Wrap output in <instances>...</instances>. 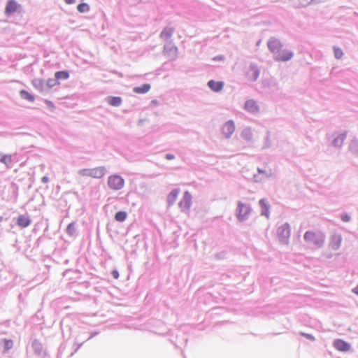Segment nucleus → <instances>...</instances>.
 <instances>
[{
    "instance_id": "1",
    "label": "nucleus",
    "mask_w": 358,
    "mask_h": 358,
    "mask_svg": "<svg viewBox=\"0 0 358 358\" xmlns=\"http://www.w3.org/2000/svg\"><path fill=\"white\" fill-rule=\"evenodd\" d=\"M326 236L324 233L320 231L308 230L303 235L305 242L313 246L315 248L319 249L324 246Z\"/></svg>"
},
{
    "instance_id": "2",
    "label": "nucleus",
    "mask_w": 358,
    "mask_h": 358,
    "mask_svg": "<svg viewBox=\"0 0 358 358\" xmlns=\"http://www.w3.org/2000/svg\"><path fill=\"white\" fill-rule=\"evenodd\" d=\"M107 170L105 166H98L93 169H83L78 171L81 176L91 177L100 179L104 176Z\"/></svg>"
},
{
    "instance_id": "3",
    "label": "nucleus",
    "mask_w": 358,
    "mask_h": 358,
    "mask_svg": "<svg viewBox=\"0 0 358 358\" xmlns=\"http://www.w3.org/2000/svg\"><path fill=\"white\" fill-rule=\"evenodd\" d=\"M251 212L252 208L250 204L238 202L236 215L238 221L244 222L248 220Z\"/></svg>"
},
{
    "instance_id": "4",
    "label": "nucleus",
    "mask_w": 358,
    "mask_h": 358,
    "mask_svg": "<svg viewBox=\"0 0 358 358\" xmlns=\"http://www.w3.org/2000/svg\"><path fill=\"white\" fill-rule=\"evenodd\" d=\"M277 234L280 243L287 244L291 234V229L289 223L285 222L277 229Z\"/></svg>"
},
{
    "instance_id": "5",
    "label": "nucleus",
    "mask_w": 358,
    "mask_h": 358,
    "mask_svg": "<svg viewBox=\"0 0 358 358\" xmlns=\"http://www.w3.org/2000/svg\"><path fill=\"white\" fill-rule=\"evenodd\" d=\"M33 350L36 358H45L46 356V351L43 348V345L37 339H33L31 342L30 346L27 348V353L29 350Z\"/></svg>"
},
{
    "instance_id": "6",
    "label": "nucleus",
    "mask_w": 358,
    "mask_h": 358,
    "mask_svg": "<svg viewBox=\"0 0 358 358\" xmlns=\"http://www.w3.org/2000/svg\"><path fill=\"white\" fill-rule=\"evenodd\" d=\"M124 185V179L118 175H113L108 177V185L111 189L120 190Z\"/></svg>"
},
{
    "instance_id": "7",
    "label": "nucleus",
    "mask_w": 358,
    "mask_h": 358,
    "mask_svg": "<svg viewBox=\"0 0 358 358\" xmlns=\"http://www.w3.org/2000/svg\"><path fill=\"white\" fill-rule=\"evenodd\" d=\"M164 54L171 61H174L178 57V48L174 43L170 41L167 42L164 46Z\"/></svg>"
},
{
    "instance_id": "8",
    "label": "nucleus",
    "mask_w": 358,
    "mask_h": 358,
    "mask_svg": "<svg viewBox=\"0 0 358 358\" xmlns=\"http://www.w3.org/2000/svg\"><path fill=\"white\" fill-rule=\"evenodd\" d=\"M192 194L189 191H185L183 194L182 199L179 202V207L182 213H188L192 206Z\"/></svg>"
},
{
    "instance_id": "9",
    "label": "nucleus",
    "mask_w": 358,
    "mask_h": 358,
    "mask_svg": "<svg viewBox=\"0 0 358 358\" xmlns=\"http://www.w3.org/2000/svg\"><path fill=\"white\" fill-rule=\"evenodd\" d=\"M268 50L275 56L281 50L282 44L280 41L275 37H271L267 42Z\"/></svg>"
},
{
    "instance_id": "10",
    "label": "nucleus",
    "mask_w": 358,
    "mask_h": 358,
    "mask_svg": "<svg viewBox=\"0 0 358 358\" xmlns=\"http://www.w3.org/2000/svg\"><path fill=\"white\" fill-rule=\"evenodd\" d=\"M260 74V69L258 66L255 63H251L249 66V69L246 73V76L248 80L256 81Z\"/></svg>"
},
{
    "instance_id": "11",
    "label": "nucleus",
    "mask_w": 358,
    "mask_h": 358,
    "mask_svg": "<svg viewBox=\"0 0 358 358\" xmlns=\"http://www.w3.org/2000/svg\"><path fill=\"white\" fill-rule=\"evenodd\" d=\"M262 85L264 88L268 89L271 92H275L279 90L278 83L273 78H266L262 80Z\"/></svg>"
},
{
    "instance_id": "12",
    "label": "nucleus",
    "mask_w": 358,
    "mask_h": 358,
    "mask_svg": "<svg viewBox=\"0 0 358 358\" xmlns=\"http://www.w3.org/2000/svg\"><path fill=\"white\" fill-rule=\"evenodd\" d=\"M294 57V52L289 50H280V51L274 56V59L277 62H287Z\"/></svg>"
},
{
    "instance_id": "13",
    "label": "nucleus",
    "mask_w": 358,
    "mask_h": 358,
    "mask_svg": "<svg viewBox=\"0 0 358 358\" xmlns=\"http://www.w3.org/2000/svg\"><path fill=\"white\" fill-rule=\"evenodd\" d=\"M235 131V124L233 120L224 123L222 128V133L226 138H229Z\"/></svg>"
},
{
    "instance_id": "14",
    "label": "nucleus",
    "mask_w": 358,
    "mask_h": 358,
    "mask_svg": "<svg viewBox=\"0 0 358 358\" xmlns=\"http://www.w3.org/2000/svg\"><path fill=\"white\" fill-rule=\"evenodd\" d=\"M244 108L247 112L251 114H256L259 111V106L254 99L247 100L245 102Z\"/></svg>"
},
{
    "instance_id": "15",
    "label": "nucleus",
    "mask_w": 358,
    "mask_h": 358,
    "mask_svg": "<svg viewBox=\"0 0 358 358\" xmlns=\"http://www.w3.org/2000/svg\"><path fill=\"white\" fill-rule=\"evenodd\" d=\"M333 345L337 350L343 352L349 351L351 348V345L349 343L342 339L334 340Z\"/></svg>"
},
{
    "instance_id": "16",
    "label": "nucleus",
    "mask_w": 358,
    "mask_h": 358,
    "mask_svg": "<svg viewBox=\"0 0 358 358\" xmlns=\"http://www.w3.org/2000/svg\"><path fill=\"white\" fill-rule=\"evenodd\" d=\"M86 334L87 333L83 331L76 338L74 345H76V347L74 350V352L71 354V356H72L74 352H76L78 350V349L83 345L85 341H87L92 337V336L87 337Z\"/></svg>"
},
{
    "instance_id": "17",
    "label": "nucleus",
    "mask_w": 358,
    "mask_h": 358,
    "mask_svg": "<svg viewBox=\"0 0 358 358\" xmlns=\"http://www.w3.org/2000/svg\"><path fill=\"white\" fill-rule=\"evenodd\" d=\"M342 241V237L340 234H334L330 238L329 247L333 250H337L339 249Z\"/></svg>"
},
{
    "instance_id": "18",
    "label": "nucleus",
    "mask_w": 358,
    "mask_h": 358,
    "mask_svg": "<svg viewBox=\"0 0 358 358\" xmlns=\"http://www.w3.org/2000/svg\"><path fill=\"white\" fill-rule=\"evenodd\" d=\"M34 87L43 95H46L45 80L42 78H34L32 80Z\"/></svg>"
},
{
    "instance_id": "19",
    "label": "nucleus",
    "mask_w": 358,
    "mask_h": 358,
    "mask_svg": "<svg viewBox=\"0 0 358 358\" xmlns=\"http://www.w3.org/2000/svg\"><path fill=\"white\" fill-rule=\"evenodd\" d=\"M259 205L261 208V215L265 216L266 218L269 217L270 215V204L266 199H261L259 201Z\"/></svg>"
},
{
    "instance_id": "20",
    "label": "nucleus",
    "mask_w": 358,
    "mask_h": 358,
    "mask_svg": "<svg viewBox=\"0 0 358 358\" xmlns=\"http://www.w3.org/2000/svg\"><path fill=\"white\" fill-rule=\"evenodd\" d=\"M151 323H154L156 325V327L151 329V331L159 335H164L166 334L167 329L162 321L153 320Z\"/></svg>"
},
{
    "instance_id": "21",
    "label": "nucleus",
    "mask_w": 358,
    "mask_h": 358,
    "mask_svg": "<svg viewBox=\"0 0 358 358\" xmlns=\"http://www.w3.org/2000/svg\"><path fill=\"white\" fill-rule=\"evenodd\" d=\"M347 138V132L344 131L339 134L336 138H334L331 142V145L335 148H341L343 145L345 140Z\"/></svg>"
},
{
    "instance_id": "22",
    "label": "nucleus",
    "mask_w": 358,
    "mask_h": 358,
    "mask_svg": "<svg viewBox=\"0 0 358 358\" xmlns=\"http://www.w3.org/2000/svg\"><path fill=\"white\" fill-rule=\"evenodd\" d=\"M224 85V82L214 80H210L207 83L208 87L215 92H220L223 89Z\"/></svg>"
},
{
    "instance_id": "23",
    "label": "nucleus",
    "mask_w": 358,
    "mask_h": 358,
    "mask_svg": "<svg viewBox=\"0 0 358 358\" xmlns=\"http://www.w3.org/2000/svg\"><path fill=\"white\" fill-rule=\"evenodd\" d=\"M175 31V29L170 26L165 27L162 32L160 33V38L163 40H169L171 38L173 33Z\"/></svg>"
},
{
    "instance_id": "24",
    "label": "nucleus",
    "mask_w": 358,
    "mask_h": 358,
    "mask_svg": "<svg viewBox=\"0 0 358 358\" xmlns=\"http://www.w3.org/2000/svg\"><path fill=\"white\" fill-rule=\"evenodd\" d=\"M295 7H306L311 3L317 4L320 0H291Z\"/></svg>"
},
{
    "instance_id": "25",
    "label": "nucleus",
    "mask_w": 358,
    "mask_h": 358,
    "mask_svg": "<svg viewBox=\"0 0 358 358\" xmlns=\"http://www.w3.org/2000/svg\"><path fill=\"white\" fill-rule=\"evenodd\" d=\"M348 150L350 153L358 158V139L354 138L349 143Z\"/></svg>"
},
{
    "instance_id": "26",
    "label": "nucleus",
    "mask_w": 358,
    "mask_h": 358,
    "mask_svg": "<svg viewBox=\"0 0 358 358\" xmlns=\"http://www.w3.org/2000/svg\"><path fill=\"white\" fill-rule=\"evenodd\" d=\"M45 84L46 92H47V94H48L49 93H50L51 90L54 87H55L57 85H59L60 83H59V81H57V80L55 77L54 78L48 79L46 81H45Z\"/></svg>"
},
{
    "instance_id": "27",
    "label": "nucleus",
    "mask_w": 358,
    "mask_h": 358,
    "mask_svg": "<svg viewBox=\"0 0 358 358\" xmlns=\"http://www.w3.org/2000/svg\"><path fill=\"white\" fill-rule=\"evenodd\" d=\"M106 101L109 105L115 107L120 106L122 102V99L120 96H108L106 98Z\"/></svg>"
},
{
    "instance_id": "28",
    "label": "nucleus",
    "mask_w": 358,
    "mask_h": 358,
    "mask_svg": "<svg viewBox=\"0 0 358 358\" xmlns=\"http://www.w3.org/2000/svg\"><path fill=\"white\" fill-rule=\"evenodd\" d=\"M179 192H180V189L176 188V189H172L171 191V192L168 194L167 203H168L169 206H171L175 203V201L178 196Z\"/></svg>"
},
{
    "instance_id": "29",
    "label": "nucleus",
    "mask_w": 358,
    "mask_h": 358,
    "mask_svg": "<svg viewBox=\"0 0 358 358\" xmlns=\"http://www.w3.org/2000/svg\"><path fill=\"white\" fill-rule=\"evenodd\" d=\"M55 77L57 81L68 80L70 77L69 71L67 70L58 71L55 73Z\"/></svg>"
},
{
    "instance_id": "30",
    "label": "nucleus",
    "mask_w": 358,
    "mask_h": 358,
    "mask_svg": "<svg viewBox=\"0 0 358 358\" xmlns=\"http://www.w3.org/2000/svg\"><path fill=\"white\" fill-rule=\"evenodd\" d=\"M241 136L242 138H243L244 140H245L248 142L251 141V140L252 139V136H253L251 128L250 127L244 128L241 131Z\"/></svg>"
},
{
    "instance_id": "31",
    "label": "nucleus",
    "mask_w": 358,
    "mask_h": 358,
    "mask_svg": "<svg viewBox=\"0 0 358 358\" xmlns=\"http://www.w3.org/2000/svg\"><path fill=\"white\" fill-rule=\"evenodd\" d=\"M66 233L71 237H74L78 235L76 223L74 222H72L68 224L66 229Z\"/></svg>"
},
{
    "instance_id": "32",
    "label": "nucleus",
    "mask_w": 358,
    "mask_h": 358,
    "mask_svg": "<svg viewBox=\"0 0 358 358\" xmlns=\"http://www.w3.org/2000/svg\"><path fill=\"white\" fill-rule=\"evenodd\" d=\"M150 84L145 83L141 86L134 87L133 91L137 94H145L150 90Z\"/></svg>"
},
{
    "instance_id": "33",
    "label": "nucleus",
    "mask_w": 358,
    "mask_h": 358,
    "mask_svg": "<svg viewBox=\"0 0 358 358\" xmlns=\"http://www.w3.org/2000/svg\"><path fill=\"white\" fill-rule=\"evenodd\" d=\"M18 6L16 2L13 0H10L6 6L5 11L6 13H13L17 8Z\"/></svg>"
},
{
    "instance_id": "34",
    "label": "nucleus",
    "mask_w": 358,
    "mask_h": 358,
    "mask_svg": "<svg viewBox=\"0 0 358 358\" xmlns=\"http://www.w3.org/2000/svg\"><path fill=\"white\" fill-rule=\"evenodd\" d=\"M34 174L35 171L34 168L30 167L29 171H28L26 173V177H27V187L30 188L31 187V184L34 181Z\"/></svg>"
},
{
    "instance_id": "35",
    "label": "nucleus",
    "mask_w": 358,
    "mask_h": 358,
    "mask_svg": "<svg viewBox=\"0 0 358 358\" xmlns=\"http://www.w3.org/2000/svg\"><path fill=\"white\" fill-rule=\"evenodd\" d=\"M127 217V213L125 211L120 210L115 215V220L117 222H122L126 220Z\"/></svg>"
},
{
    "instance_id": "36",
    "label": "nucleus",
    "mask_w": 358,
    "mask_h": 358,
    "mask_svg": "<svg viewBox=\"0 0 358 358\" xmlns=\"http://www.w3.org/2000/svg\"><path fill=\"white\" fill-rule=\"evenodd\" d=\"M90 6L87 3H80L77 6V10L81 13H87L90 10Z\"/></svg>"
},
{
    "instance_id": "37",
    "label": "nucleus",
    "mask_w": 358,
    "mask_h": 358,
    "mask_svg": "<svg viewBox=\"0 0 358 358\" xmlns=\"http://www.w3.org/2000/svg\"><path fill=\"white\" fill-rule=\"evenodd\" d=\"M257 171H258V173L259 175H262V176L264 178H271L273 176V173H272V171L271 170H269L268 171H266L265 170H263L260 168H258L257 169Z\"/></svg>"
},
{
    "instance_id": "38",
    "label": "nucleus",
    "mask_w": 358,
    "mask_h": 358,
    "mask_svg": "<svg viewBox=\"0 0 358 358\" xmlns=\"http://www.w3.org/2000/svg\"><path fill=\"white\" fill-rule=\"evenodd\" d=\"M13 346V343L11 340L5 339L3 340V349L5 352H7L11 349Z\"/></svg>"
},
{
    "instance_id": "39",
    "label": "nucleus",
    "mask_w": 358,
    "mask_h": 358,
    "mask_svg": "<svg viewBox=\"0 0 358 358\" xmlns=\"http://www.w3.org/2000/svg\"><path fill=\"white\" fill-rule=\"evenodd\" d=\"M334 54L336 59H341L343 55V50L338 47H334Z\"/></svg>"
},
{
    "instance_id": "40",
    "label": "nucleus",
    "mask_w": 358,
    "mask_h": 358,
    "mask_svg": "<svg viewBox=\"0 0 358 358\" xmlns=\"http://www.w3.org/2000/svg\"><path fill=\"white\" fill-rule=\"evenodd\" d=\"M24 99H27L29 101H34L35 99V97L31 94L29 93L28 92L24 90Z\"/></svg>"
},
{
    "instance_id": "41",
    "label": "nucleus",
    "mask_w": 358,
    "mask_h": 358,
    "mask_svg": "<svg viewBox=\"0 0 358 358\" xmlns=\"http://www.w3.org/2000/svg\"><path fill=\"white\" fill-rule=\"evenodd\" d=\"M0 162H3L6 165H9L11 163V157L9 155H4L0 159Z\"/></svg>"
},
{
    "instance_id": "42",
    "label": "nucleus",
    "mask_w": 358,
    "mask_h": 358,
    "mask_svg": "<svg viewBox=\"0 0 358 358\" xmlns=\"http://www.w3.org/2000/svg\"><path fill=\"white\" fill-rule=\"evenodd\" d=\"M299 334L301 336L306 338L307 339L312 341H314L315 340L314 336L310 334H307V333H304V332L301 331L299 333Z\"/></svg>"
},
{
    "instance_id": "43",
    "label": "nucleus",
    "mask_w": 358,
    "mask_h": 358,
    "mask_svg": "<svg viewBox=\"0 0 358 358\" xmlns=\"http://www.w3.org/2000/svg\"><path fill=\"white\" fill-rule=\"evenodd\" d=\"M44 102L50 110H53L55 109V106L52 101L48 99H45Z\"/></svg>"
},
{
    "instance_id": "44",
    "label": "nucleus",
    "mask_w": 358,
    "mask_h": 358,
    "mask_svg": "<svg viewBox=\"0 0 358 358\" xmlns=\"http://www.w3.org/2000/svg\"><path fill=\"white\" fill-rule=\"evenodd\" d=\"M341 219L342 221L348 222L351 220V217L348 213H343L341 215Z\"/></svg>"
},
{
    "instance_id": "45",
    "label": "nucleus",
    "mask_w": 358,
    "mask_h": 358,
    "mask_svg": "<svg viewBox=\"0 0 358 358\" xmlns=\"http://www.w3.org/2000/svg\"><path fill=\"white\" fill-rule=\"evenodd\" d=\"M271 146V143L269 140V132H267V135L265 138V143L264 145V148H268Z\"/></svg>"
},
{
    "instance_id": "46",
    "label": "nucleus",
    "mask_w": 358,
    "mask_h": 358,
    "mask_svg": "<svg viewBox=\"0 0 358 358\" xmlns=\"http://www.w3.org/2000/svg\"><path fill=\"white\" fill-rule=\"evenodd\" d=\"M253 178H254L255 182H261L264 180V177L261 176L259 174V175L255 174L253 176Z\"/></svg>"
},
{
    "instance_id": "47",
    "label": "nucleus",
    "mask_w": 358,
    "mask_h": 358,
    "mask_svg": "<svg viewBox=\"0 0 358 358\" xmlns=\"http://www.w3.org/2000/svg\"><path fill=\"white\" fill-rule=\"evenodd\" d=\"M31 222V220L24 215V228L28 227Z\"/></svg>"
},
{
    "instance_id": "48",
    "label": "nucleus",
    "mask_w": 358,
    "mask_h": 358,
    "mask_svg": "<svg viewBox=\"0 0 358 358\" xmlns=\"http://www.w3.org/2000/svg\"><path fill=\"white\" fill-rule=\"evenodd\" d=\"M111 275L115 279H117L120 276L119 272L117 270L112 271Z\"/></svg>"
},
{
    "instance_id": "49",
    "label": "nucleus",
    "mask_w": 358,
    "mask_h": 358,
    "mask_svg": "<svg viewBox=\"0 0 358 358\" xmlns=\"http://www.w3.org/2000/svg\"><path fill=\"white\" fill-rule=\"evenodd\" d=\"M165 158L168 160H172L175 159V156L173 154L168 153L165 155Z\"/></svg>"
},
{
    "instance_id": "50",
    "label": "nucleus",
    "mask_w": 358,
    "mask_h": 358,
    "mask_svg": "<svg viewBox=\"0 0 358 358\" xmlns=\"http://www.w3.org/2000/svg\"><path fill=\"white\" fill-rule=\"evenodd\" d=\"M49 181V178L47 176H44L41 178V182L43 183H46Z\"/></svg>"
},
{
    "instance_id": "51",
    "label": "nucleus",
    "mask_w": 358,
    "mask_h": 358,
    "mask_svg": "<svg viewBox=\"0 0 358 358\" xmlns=\"http://www.w3.org/2000/svg\"><path fill=\"white\" fill-rule=\"evenodd\" d=\"M64 1L67 4H73L76 2V0H64Z\"/></svg>"
},
{
    "instance_id": "52",
    "label": "nucleus",
    "mask_w": 358,
    "mask_h": 358,
    "mask_svg": "<svg viewBox=\"0 0 358 358\" xmlns=\"http://www.w3.org/2000/svg\"><path fill=\"white\" fill-rule=\"evenodd\" d=\"M353 292L358 295V285L353 289Z\"/></svg>"
},
{
    "instance_id": "53",
    "label": "nucleus",
    "mask_w": 358,
    "mask_h": 358,
    "mask_svg": "<svg viewBox=\"0 0 358 358\" xmlns=\"http://www.w3.org/2000/svg\"><path fill=\"white\" fill-rule=\"evenodd\" d=\"M30 164V160L27 159L25 162H24L23 165L27 166Z\"/></svg>"
},
{
    "instance_id": "54",
    "label": "nucleus",
    "mask_w": 358,
    "mask_h": 358,
    "mask_svg": "<svg viewBox=\"0 0 358 358\" xmlns=\"http://www.w3.org/2000/svg\"><path fill=\"white\" fill-rule=\"evenodd\" d=\"M22 218L21 217H19L18 219H17V223L19 225H21L22 224Z\"/></svg>"
},
{
    "instance_id": "55",
    "label": "nucleus",
    "mask_w": 358,
    "mask_h": 358,
    "mask_svg": "<svg viewBox=\"0 0 358 358\" xmlns=\"http://www.w3.org/2000/svg\"><path fill=\"white\" fill-rule=\"evenodd\" d=\"M223 58L222 56H217L216 57L214 58L215 60H220Z\"/></svg>"
},
{
    "instance_id": "56",
    "label": "nucleus",
    "mask_w": 358,
    "mask_h": 358,
    "mask_svg": "<svg viewBox=\"0 0 358 358\" xmlns=\"http://www.w3.org/2000/svg\"><path fill=\"white\" fill-rule=\"evenodd\" d=\"M96 334H97V333L95 332L94 334H92L91 336H92V337H93L94 336H96Z\"/></svg>"
},
{
    "instance_id": "57",
    "label": "nucleus",
    "mask_w": 358,
    "mask_h": 358,
    "mask_svg": "<svg viewBox=\"0 0 358 358\" xmlns=\"http://www.w3.org/2000/svg\"><path fill=\"white\" fill-rule=\"evenodd\" d=\"M3 220V217L0 216V222Z\"/></svg>"
},
{
    "instance_id": "58",
    "label": "nucleus",
    "mask_w": 358,
    "mask_h": 358,
    "mask_svg": "<svg viewBox=\"0 0 358 358\" xmlns=\"http://www.w3.org/2000/svg\"><path fill=\"white\" fill-rule=\"evenodd\" d=\"M152 102H153L154 103H156L155 100H152Z\"/></svg>"
},
{
    "instance_id": "59",
    "label": "nucleus",
    "mask_w": 358,
    "mask_h": 358,
    "mask_svg": "<svg viewBox=\"0 0 358 358\" xmlns=\"http://www.w3.org/2000/svg\"><path fill=\"white\" fill-rule=\"evenodd\" d=\"M152 102H153L154 103H156L155 100H152Z\"/></svg>"
}]
</instances>
